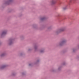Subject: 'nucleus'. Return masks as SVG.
<instances>
[{
	"label": "nucleus",
	"mask_w": 79,
	"mask_h": 79,
	"mask_svg": "<svg viewBox=\"0 0 79 79\" xmlns=\"http://www.w3.org/2000/svg\"><path fill=\"white\" fill-rule=\"evenodd\" d=\"M4 56V54H2L1 55V56Z\"/></svg>",
	"instance_id": "7"
},
{
	"label": "nucleus",
	"mask_w": 79,
	"mask_h": 79,
	"mask_svg": "<svg viewBox=\"0 0 79 79\" xmlns=\"http://www.w3.org/2000/svg\"><path fill=\"white\" fill-rule=\"evenodd\" d=\"M4 67H5V66H3L2 67V68H4Z\"/></svg>",
	"instance_id": "10"
},
{
	"label": "nucleus",
	"mask_w": 79,
	"mask_h": 79,
	"mask_svg": "<svg viewBox=\"0 0 79 79\" xmlns=\"http://www.w3.org/2000/svg\"><path fill=\"white\" fill-rule=\"evenodd\" d=\"M65 42L66 41L64 40L62 41L60 43V45H62L63 44L65 43Z\"/></svg>",
	"instance_id": "3"
},
{
	"label": "nucleus",
	"mask_w": 79,
	"mask_h": 79,
	"mask_svg": "<svg viewBox=\"0 0 79 79\" xmlns=\"http://www.w3.org/2000/svg\"><path fill=\"white\" fill-rule=\"evenodd\" d=\"M29 66H31V64H29Z\"/></svg>",
	"instance_id": "12"
},
{
	"label": "nucleus",
	"mask_w": 79,
	"mask_h": 79,
	"mask_svg": "<svg viewBox=\"0 0 79 79\" xmlns=\"http://www.w3.org/2000/svg\"><path fill=\"white\" fill-rule=\"evenodd\" d=\"M6 34V31H4L2 34V35H5Z\"/></svg>",
	"instance_id": "4"
},
{
	"label": "nucleus",
	"mask_w": 79,
	"mask_h": 79,
	"mask_svg": "<svg viewBox=\"0 0 79 79\" xmlns=\"http://www.w3.org/2000/svg\"><path fill=\"white\" fill-rule=\"evenodd\" d=\"M11 42H10V45H11Z\"/></svg>",
	"instance_id": "9"
},
{
	"label": "nucleus",
	"mask_w": 79,
	"mask_h": 79,
	"mask_svg": "<svg viewBox=\"0 0 79 79\" xmlns=\"http://www.w3.org/2000/svg\"><path fill=\"white\" fill-rule=\"evenodd\" d=\"M40 52L41 53H43V52H44V51H40Z\"/></svg>",
	"instance_id": "5"
},
{
	"label": "nucleus",
	"mask_w": 79,
	"mask_h": 79,
	"mask_svg": "<svg viewBox=\"0 0 79 79\" xmlns=\"http://www.w3.org/2000/svg\"><path fill=\"white\" fill-rule=\"evenodd\" d=\"M44 18H42V19H41V20H44Z\"/></svg>",
	"instance_id": "8"
},
{
	"label": "nucleus",
	"mask_w": 79,
	"mask_h": 79,
	"mask_svg": "<svg viewBox=\"0 0 79 79\" xmlns=\"http://www.w3.org/2000/svg\"><path fill=\"white\" fill-rule=\"evenodd\" d=\"M37 48V47L36 46H35V50H36V49Z\"/></svg>",
	"instance_id": "6"
},
{
	"label": "nucleus",
	"mask_w": 79,
	"mask_h": 79,
	"mask_svg": "<svg viewBox=\"0 0 79 79\" xmlns=\"http://www.w3.org/2000/svg\"><path fill=\"white\" fill-rule=\"evenodd\" d=\"M65 29V27H62L58 31V33H60V32H63Z\"/></svg>",
	"instance_id": "1"
},
{
	"label": "nucleus",
	"mask_w": 79,
	"mask_h": 79,
	"mask_svg": "<svg viewBox=\"0 0 79 79\" xmlns=\"http://www.w3.org/2000/svg\"><path fill=\"white\" fill-rule=\"evenodd\" d=\"M11 0H10L9 1V2H11Z\"/></svg>",
	"instance_id": "11"
},
{
	"label": "nucleus",
	"mask_w": 79,
	"mask_h": 79,
	"mask_svg": "<svg viewBox=\"0 0 79 79\" xmlns=\"http://www.w3.org/2000/svg\"><path fill=\"white\" fill-rule=\"evenodd\" d=\"M64 10H65V9H64Z\"/></svg>",
	"instance_id": "13"
},
{
	"label": "nucleus",
	"mask_w": 79,
	"mask_h": 79,
	"mask_svg": "<svg viewBox=\"0 0 79 79\" xmlns=\"http://www.w3.org/2000/svg\"><path fill=\"white\" fill-rule=\"evenodd\" d=\"M50 3L52 5H53V4L56 3V1L55 0H52L51 2Z\"/></svg>",
	"instance_id": "2"
}]
</instances>
